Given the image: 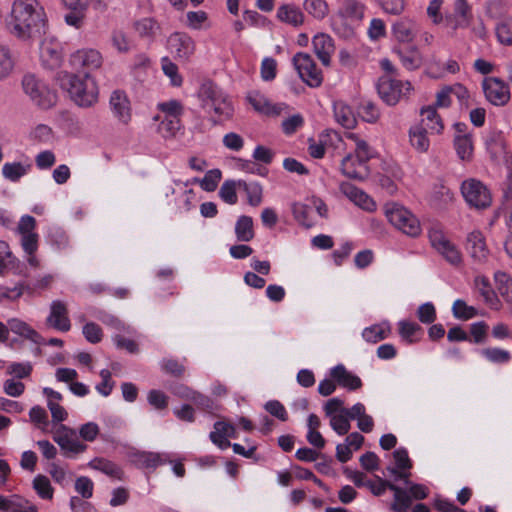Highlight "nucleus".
Masks as SVG:
<instances>
[{"label": "nucleus", "instance_id": "obj_1", "mask_svg": "<svg viewBox=\"0 0 512 512\" xmlns=\"http://www.w3.org/2000/svg\"><path fill=\"white\" fill-rule=\"evenodd\" d=\"M11 33L21 40H37L47 34L48 19L38 0H15L12 4Z\"/></svg>", "mask_w": 512, "mask_h": 512}, {"label": "nucleus", "instance_id": "obj_2", "mask_svg": "<svg viewBox=\"0 0 512 512\" xmlns=\"http://www.w3.org/2000/svg\"><path fill=\"white\" fill-rule=\"evenodd\" d=\"M55 80L71 100L80 107H91L98 101V86L91 75H79L67 71L56 74Z\"/></svg>", "mask_w": 512, "mask_h": 512}, {"label": "nucleus", "instance_id": "obj_3", "mask_svg": "<svg viewBox=\"0 0 512 512\" xmlns=\"http://www.w3.org/2000/svg\"><path fill=\"white\" fill-rule=\"evenodd\" d=\"M201 106L208 113L213 112L217 119L214 123L230 120L234 113V107L229 96L213 82H205L199 89Z\"/></svg>", "mask_w": 512, "mask_h": 512}, {"label": "nucleus", "instance_id": "obj_4", "mask_svg": "<svg viewBox=\"0 0 512 512\" xmlns=\"http://www.w3.org/2000/svg\"><path fill=\"white\" fill-rule=\"evenodd\" d=\"M22 86L25 94L41 109H50L57 102V94L44 81L33 74L23 77Z\"/></svg>", "mask_w": 512, "mask_h": 512}, {"label": "nucleus", "instance_id": "obj_5", "mask_svg": "<svg viewBox=\"0 0 512 512\" xmlns=\"http://www.w3.org/2000/svg\"><path fill=\"white\" fill-rule=\"evenodd\" d=\"M385 215L388 221L398 230L410 237H416L421 233L419 220L402 205L391 202L385 205Z\"/></svg>", "mask_w": 512, "mask_h": 512}, {"label": "nucleus", "instance_id": "obj_6", "mask_svg": "<svg viewBox=\"0 0 512 512\" xmlns=\"http://www.w3.org/2000/svg\"><path fill=\"white\" fill-rule=\"evenodd\" d=\"M376 87L380 98L390 106L396 105L413 89L409 81H402L391 75L381 76Z\"/></svg>", "mask_w": 512, "mask_h": 512}, {"label": "nucleus", "instance_id": "obj_7", "mask_svg": "<svg viewBox=\"0 0 512 512\" xmlns=\"http://www.w3.org/2000/svg\"><path fill=\"white\" fill-rule=\"evenodd\" d=\"M461 193L468 205L476 209H485L492 202L489 189L481 181L474 178L463 181Z\"/></svg>", "mask_w": 512, "mask_h": 512}, {"label": "nucleus", "instance_id": "obj_8", "mask_svg": "<svg viewBox=\"0 0 512 512\" xmlns=\"http://www.w3.org/2000/svg\"><path fill=\"white\" fill-rule=\"evenodd\" d=\"M69 64L76 74L86 76L101 67L102 56L97 50L81 49L71 54Z\"/></svg>", "mask_w": 512, "mask_h": 512}, {"label": "nucleus", "instance_id": "obj_9", "mask_svg": "<svg viewBox=\"0 0 512 512\" xmlns=\"http://www.w3.org/2000/svg\"><path fill=\"white\" fill-rule=\"evenodd\" d=\"M293 64L300 78L310 87H318L323 81L322 72L317 68L312 57L303 52L295 54Z\"/></svg>", "mask_w": 512, "mask_h": 512}, {"label": "nucleus", "instance_id": "obj_10", "mask_svg": "<svg viewBox=\"0 0 512 512\" xmlns=\"http://www.w3.org/2000/svg\"><path fill=\"white\" fill-rule=\"evenodd\" d=\"M53 440L59 445L66 457H73L87 449V445L78 439L75 431L65 425H60L55 429Z\"/></svg>", "mask_w": 512, "mask_h": 512}, {"label": "nucleus", "instance_id": "obj_11", "mask_svg": "<svg viewBox=\"0 0 512 512\" xmlns=\"http://www.w3.org/2000/svg\"><path fill=\"white\" fill-rule=\"evenodd\" d=\"M429 240L432 247L450 264L457 265L461 262L462 256L459 249L449 240L442 230L437 228L430 229Z\"/></svg>", "mask_w": 512, "mask_h": 512}, {"label": "nucleus", "instance_id": "obj_12", "mask_svg": "<svg viewBox=\"0 0 512 512\" xmlns=\"http://www.w3.org/2000/svg\"><path fill=\"white\" fill-rule=\"evenodd\" d=\"M40 43V61L44 68L54 70L61 66L63 61L62 45L53 36H43Z\"/></svg>", "mask_w": 512, "mask_h": 512}, {"label": "nucleus", "instance_id": "obj_13", "mask_svg": "<svg viewBox=\"0 0 512 512\" xmlns=\"http://www.w3.org/2000/svg\"><path fill=\"white\" fill-rule=\"evenodd\" d=\"M36 230V219L30 215H23L17 225L20 235V245L24 253L37 252L39 247V234Z\"/></svg>", "mask_w": 512, "mask_h": 512}, {"label": "nucleus", "instance_id": "obj_14", "mask_svg": "<svg viewBox=\"0 0 512 512\" xmlns=\"http://www.w3.org/2000/svg\"><path fill=\"white\" fill-rule=\"evenodd\" d=\"M167 49L176 60L186 61L194 54L195 43L188 34L174 32L167 39Z\"/></svg>", "mask_w": 512, "mask_h": 512}, {"label": "nucleus", "instance_id": "obj_15", "mask_svg": "<svg viewBox=\"0 0 512 512\" xmlns=\"http://www.w3.org/2000/svg\"><path fill=\"white\" fill-rule=\"evenodd\" d=\"M482 87L486 99L495 106H503L510 100L509 86L499 78H485Z\"/></svg>", "mask_w": 512, "mask_h": 512}, {"label": "nucleus", "instance_id": "obj_16", "mask_svg": "<svg viewBox=\"0 0 512 512\" xmlns=\"http://www.w3.org/2000/svg\"><path fill=\"white\" fill-rule=\"evenodd\" d=\"M247 100L255 111L266 116H278L287 108L286 104L273 103L258 91L249 92Z\"/></svg>", "mask_w": 512, "mask_h": 512}, {"label": "nucleus", "instance_id": "obj_17", "mask_svg": "<svg viewBox=\"0 0 512 512\" xmlns=\"http://www.w3.org/2000/svg\"><path fill=\"white\" fill-rule=\"evenodd\" d=\"M46 323L48 326L61 332H67L70 330L71 322L68 316V308L63 301H52Z\"/></svg>", "mask_w": 512, "mask_h": 512}, {"label": "nucleus", "instance_id": "obj_18", "mask_svg": "<svg viewBox=\"0 0 512 512\" xmlns=\"http://www.w3.org/2000/svg\"><path fill=\"white\" fill-rule=\"evenodd\" d=\"M110 108L115 118L123 124H128L131 119L130 101L121 90H115L110 96Z\"/></svg>", "mask_w": 512, "mask_h": 512}, {"label": "nucleus", "instance_id": "obj_19", "mask_svg": "<svg viewBox=\"0 0 512 512\" xmlns=\"http://www.w3.org/2000/svg\"><path fill=\"white\" fill-rule=\"evenodd\" d=\"M466 249L474 261L479 263L485 262L489 254L485 238L480 231H472L467 235Z\"/></svg>", "mask_w": 512, "mask_h": 512}, {"label": "nucleus", "instance_id": "obj_20", "mask_svg": "<svg viewBox=\"0 0 512 512\" xmlns=\"http://www.w3.org/2000/svg\"><path fill=\"white\" fill-rule=\"evenodd\" d=\"M314 52L324 66H329L331 56L335 52L333 39L325 33H319L312 40Z\"/></svg>", "mask_w": 512, "mask_h": 512}, {"label": "nucleus", "instance_id": "obj_21", "mask_svg": "<svg viewBox=\"0 0 512 512\" xmlns=\"http://www.w3.org/2000/svg\"><path fill=\"white\" fill-rule=\"evenodd\" d=\"M341 170L345 176L352 179L364 180L369 175L368 165L362 163L353 154L343 158Z\"/></svg>", "mask_w": 512, "mask_h": 512}, {"label": "nucleus", "instance_id": "obj_22", "mask_svg": "<svg viewBox=\"0 0 512 512\" xmlns=\"http://www.w3.org/2000/svg\"><path fill=\"white\" fill-rule=\"evenodd\" d=\"M276 17L279 21L299 27L304 24L305 15L303 11L295 4H282L278 7Z\"/></svg>", "mask_w": 512, "mask_h": 512}, {"label": "nucleus", "instance_id": "obj_23", "mask_svg": "<svg viewBox=\"0 0 512 512\" xmlns=\"http://www.w3.org/2000/svg\"><path fill=\"white\" fill-rule=\"evenodd\" d=\"M341 191L356 205L366 211H373L376 208V204L373 199L368 196L364 191L357 188L356 186L343 183L341 185Z\"/></svg>", "mask_w": 512, "mask_h": 512}, {"label": "nucleus", "instance_id": "obj_24", "mask_svg": "<svg viewBox=\"0 0 512 512\" xmlns=\"http://www.w3.org/2000/svg\"><path fill=\"white\" fill-rule=\"evenodd\" d=\"M396 467L388 468L389 472L396 477V479H402L405 484H409L408 476L409 470L412 467L411 460L408 456V452L405 448H398L393 452Z\"/></svg>", "mask_w": 512, "mask_h": 512}, {"label": "nucleus", "instance_id": "obj_25", "mask_svg": "<svg viewBox=\"0 0 512 512\" xmlns=\"http://www.w3.org/2000/svg\"><path fill=\"white\" fill-rule=\"evenodd\" d=\"M330 375L340 386L349 390H356L362 386L361 379L349 372L342 364L333 367Z\"/></svg>", "mask_w": 512, "mask_h": 512}, {"label": "nucleus", "instance_id": "obj_26", "mask_svg": "<svg viewBox=\"0 0 512 512\" xmlns=\"http://www.w3.org/2000/svg\"><path fill=\"white\" fill-rule=\"evenodd\" d=\"M394 51L400 58L403 67L409 71L417 70L423 64V56L416 46L395 48Z\"/></svg>", "mask_w": 512, "mask_h": 512}, {"label": "nucleus", "instance_id": "obj_27", "mask_svg": "<svg viewBox=\"0 0 512 512\" xmlns=\"http://www.w3.org/2000/svg\"><path fill=\"white\" fill-rule=\"evenodd\" d=\"M392 34L398 42H412L416 35V24L408 18H401L392 26Z\"/></svg>", "mask_w": 512, "mask_h": 512}, {"label": "nucleus", "instance_id": "obj_28", "mask_svg": "<svg viewBox=\"0 0 512 512\" xmlns=\"http://www.w3.org/2000/svg\"><path fill=\"white\" fill-rule=\"evenodd\" d=\"M7 324L9 327V331L13 332L14 334L19 335L27 340H30L35 344L42 343L41 335L26 322L18 318H11L7 321Z\"/></svg>", "mask_w": 512, "mask_h": 512}, {"label": "nucleus", "instance_id": "obj_29", "mask_svg": "<svg viewBox=\"0 0 512 512\" xmlns=\"http://www.w3.org/2000/svg\"><path fill=\"white\" fill-rule=\"evenodd\" d=\"M421 124L426 130L432 134H439L442 132L444 125L440 115L436 111L435 106H428L421 110Z\"/></svg>", "mask_w": 512, "mask_h": 512}, {"label": "nucleus", "instance_id": "obj_30", "mask_svg": "<svg viewBox=\"0 0 512 512\" xmlns=\"http://www.w3.org/2000/svg\"><path fill=\"white\" fill-rule=\"evenodd\" d=\"M47 242L57 251H63L70 247V237L60 226L52 225L47 232Z\"/></svg>", "mask_w": 512, "mask_h": 512}, {"label": "nucleus", "instance_id": "obj_31", "mask_svg": "<svg viewBox=\"0 0 512 512\" xmlns=\"http://www.w3.org/2000/svg\"><path fill=\"white\" fill-rule=\"evenodd\" d=\"M336 121L347 129L354 128L356 117L352 108L343 101H336L333 105Z\"/></svg>", "mask_w": 512, "mask_h": 512}, {"label": "nucleus", "instance_id": "obj_32", "mask_svg": "<svg viewBox=\"0 0 512 512\" xmlns=\"http://www.w3.org/2000/svg\"><path fill=\"white\" fill-rule=\"evenodd\" d=\"M232 424L225 421H217L214 424V430L210 433V440L221 450L230 447L231 442L227 439V433L231 431Z\"/></svg>", "mask_w": 512, "mask_h": 512}, {"label": "nucleus", "instance_id": "obj_33", "mask_svg": "<svg viewBox=\"0 0 512 512\" xmlns=\"http://www.w3.org/2000/svg\"><path fill=\"white\" fill-rule=\"evenodd\" d=\"M390 333V324L388 322H382L370 327H366L362 332V337L366 342L377 343L386 339Z\"/></svg>", "mask_w": 512, "mask_h": 512}, {"label": "nucleus", "instance_id": "obj_34", "mask_svg": "<svg viewBox=\"0 0 512 512\" xmlns=\"http://www.w3.org/2000/svg\"><path fill=\"white\" fill-rule=\"evenodd\" d=\"M88 466L94 470L101 471L112 478L122 479V469L117 464L105 458H94L88 463Z\"/></svg>", "mask_w": 512, "mask_h": 512}, {"label": "nucleus", "instance_id": "obj_35", "mask_svg": "<svg viewBox=\"0 0 512 512\" xmlns=\"http://www.w3.org/2000/svg\"><path fill=\"white\" fill-rule=\"evenodd\" d=\"M134 30L141 38L153 40L160 26L153 18L145 17L134 22Z\"/></svg>", "mask_w": 512, "mask_h": 512}, {"label": "nucleus", "instance_id": "obj_36", "mask_svg": "<svg viewBox=\"0 0 512 512\" xmlns=\"http://www.w3.org/2000/svg\"><path fill=\"white\" fill-rule=\"evenodd\" d=\"M388 489L394 492V502L391 509L394 512H408L412 499L408 492L395 484H388Z\"/></svg>", "mask_w": 512, "mask_h": 512}, {"label": "nucleus", "instance_id": "obj_37", "mask_svg": "<svg viewBox=\"0 0 512 512\" xmlns=\"http://www.w3.org/2000/svg\"><path fill=\"white\" fill-rule=\"evenodd\" d=\"M399 335L406 343H415L420 340L422 328L415 322L402 320L398 322Z\"/></svg>", "mask_w": 512, "mask_h": 512}, {"label": "nucleus", "instance_id": "obj_38", "mask_svg": "<svg viewBox=\"0 0 512 512\" xmlns=\"http://www.w3.org/2000/svg\"><path fill=\"white\" fill-rule=\"evenodd\" d=\"M427 132L423 125H416L409 131L410 143L419 152H427L429 149L430 141Z\"/></svg>", "mask_w": 512, "mask_h": 512}, {"label": "nucleus", "instance_id": "obj_39", "mask_svg": "<svg viewBox=\"0 0 512 512\" xmlns=\"http://www.w3.org/2000/svg\"><path fill=\"white\" fill-rule=\"evenodd\" d=\"M240 190L244 191L247 196L248 204L252 207H257L263 200V188L258 182H246L241 180L238 184Z\"/></svg>", "mask_w": 512, "mask_h": 512}, {"label": "nucleus", "instance_id": "obj_40", "mask_svg": "<svg viewBox=\"0 0 512 512\" xmlns=\"http://www.w3.org/2000/svg\"><path fill=\"white\" fill-rule=\"evenodd\" d=\"M303 9L316 20L325 19L330 11L326 0H304Z\"/></svg>", "mask_w": 512, "mask_h": 512}, {"label": "nucleus", "instance_id": "obj_41", "mask_svg": "<svg viewBox=\"0 0 512 512\" xmlns=\"http://www.w3.org/2000/svg\"><path fill=\"white\" fill-rule=\"evenodd\" d=\"M365 5L357 0H345L338 11L342 18L360 20L364 16Z\"/></svg>", "mask_w": 512, "mask_h": 512}, {"label": "nucleus", "instance_id": "obj_42", "mask_svg": "<svg viewBox=\"0 0 512 512\" xmlns=\"http://www.w3.org/2000/svg\"><path fill=\"white\" fill-rule=\"evenodd\" d=\"M235 234L239 241L248 242L254 238L253 220L250 216H240L235 224Z\"/></svg>", "mask_w": 512, "mask_h": 512}, {"label": "nucleus", "instance_id": "obj_43", "mask_svg": "<svg viewBox=\"0 0 512 512\" xmlns=\"http://www.w3.org/2000/svg\"><path fill=\"white\" fill-rule=\"evenodd\" d=\"M241 180H226L219 189V197L229 205H235L238 202L237 191L240 190L238 184Z\"/></svg>", "mask_w": 512, "mask_h": 512}, {"label": "nucleus", "instance_id": "obj_44", "mask_svg": "<svg viewBox=\"0 0 512 512\" xmlns=\"http://www.w3.org/2000/svg\"><path fill=\"white\" fill-rule=\"evenodd\" d=\"M135 462L144 468H156L166 463L163 455L153 452H140L135 455Z\"/></svg>", "mask_w": 512, "mask_h": 512}, {"label": "nucleus", "instance_id": "obj_45", "mask_svg": "<svg viewBox=\"0 0 512 512\" xmlns=\"http://www.w3.org/2000/svg\"><path fill=\"white\" fill-rule=\"evenodd\" d=\"M454 147L461 160H469L473 153L472 139L468 134L456 135Z\"/></svg>", "mask_w": 512, "mask_h": 512}, {"label": "nucleus", "instance_id": "obj_46", "mask_svg": "<svg viewBox=\"0 0 512 512\" xmlns=\"http://www.w3.org/2000/svg\"><path fill=\"white\" fill-rule=\"evenodd\" d=\"M29 168L30 165H23L20 162L5 163L2 167V174L7 180L17 182L27 174Z\"/></svg>", "mask_w": 512, "mask_h": 512}, {"label": "nucleus", "instance_id": "obj_47", "mask_svg": "<svg viewBox=\"0 0 512 512\" xmlns=\"http://www.w3.org/2000/svg\"><path fill=\"white\" fill-rule=\"evenodd\" d=\"M494 279L501 296L512 304V278L505 272L497 271Z\"/></svg>", "mask_w": 512, "mask_h": 512}, {"label": "nucleus", "instance_id": "obj_48", "mask_svg": "<svg viewBox=\"0 0 512 512\" xmlns=\"http://www.w3.org/2000/svg\"><path fill=\"white\" fill-rule=\"evenodd\" d=\"M469 23V6L465 0L455 2V20L451 22L453 29L466 27Z\"/></svg>", "mask_w": 512, "mask_h": 512}, {"label": "nucleus", "instance_id": "obj_49", "mask_svg": "<svg viewBox=\"0 0 512 512\" xmlns=\"http://www.w3.org/2000/svg\"><path fill=\"white\" fill-rule=\"evenodd\" d=\"M31 293V287L25 286L23 283H18L13 287L0 286V302L4 300L15 301L19 299L24 292Z\"/></svg>", "mask_w": 512, "mask_h": 512}, {"label": "nucleus", "instance_id": "obj_50", "mask_svg": "<svg viewBox=\"0 0 512 512\" xmlns=\"http://www.w3.org/2000/svg\"><path fill=\"white\" fill-rule=\"evenodd\" d=\"M350 137L355 140V151L353 155L365 165L373 158L374 150L367 144L366 141L359 139L356 135L351 134Z\"/></svg>", "mask_w": 512, "mask_h": 512}, {"label": "nucleus", "instance_id": "obj_51", "mask_svg": "<svg viewBox=\"0 0 512 512\" xmlns=\"http://www.w3.org/2000/svg\"><path fill=\"white\" fill-rule=\"evenodd\" d=\"M163 73L170 79L173 86L179 87L183 82L182 76L178 73V67L168 57L161 59Z\"/></svg>", "mask_w": 512, "mask_h": 512}, {"label": "nucleus", "instance_id": "obj_52", "mask_svg": "<svg viewBox=\"0 0 512 512\" xmlns=\"http://www.w3.org/2000/svg\"><path fill=\"white\" fill-rule=\"evenodd\" d=\"M496 36L502 45H512V19H504L496 25Z\"/></svg>", "mask_w": 512, "mask_h": 512}, {"label": "nucleus", "instance_id": "obj_53", "mask_svg": "<svg viewBox=\"0 0 512 512\" xmlns=\"http://www.w3.org/2000/svg\"><path fill=\"white\" fill-rule=\"evenodd\" d=\"M33 488L42 499H52L53 488L48 477L37 475L33 480Z\"/></svg>", "mask_w": 512, "mask_h": 512}, {"label": "nucleus", "instance_id": "obj_54", "mask_svg": "<svg viewBox=\"0 0 512 512\" xmlns=\"http://www.w3.org/2000/svg\"><path fill=\"white\" fill-rule=\"evenodd\" d=\"M453 315L458 319H470L476 316L477 311L474 307L468 306L465 301L457 299L452 306Z\"/></svg>", "mask_w": 512, "mask_h": 512}, {"label": "nucleus", "instance_id": "obj_55", "mask_svg": "<svg viewBox=\"0 0 512 512\" xmlns=\"http://www.w3.org/2000/svg\"><path fill=\"white\" fill-rule=\"evenodd\" d=\"M481 355L493 363H507L511 358L509 351L500 348L483 349L481 350Z\"/></svg>", "mask_w": 512, "mask_h": 512}, {"label": "nucleus", "instance_id": "obj_56", "mask_svg": "<svg viewBox=\"0 0 512 512\" xmlns=\"http://www.w3.org/2000/svg\"><path fill=\"white\" fill-rule=\"evenodd\" d=\"M349 420V417L342 412L330 417V426L337 434L345 435L351 428Z\"/></svg>", "mask_w": 512, "mask_h": 512}, {"label": "nucleus", "instance_id": "obj_57", "mask_svg": "<svg viewBox=\"0 0 512 512\" xmlns=\"http://www.w3.org/2000/svg\"><path fill=\"white\" fill-rule=\"evenodd\" d=\"M292 212L296 220L306 227L312 226V221L310 219V214L312 209L302 203H294L292 206Z\"/></svg>", "mask_w": 512, "mask_h": 512}, {"label": "nucleus", "instance_id": "obj_58", "mask_svg": "<svg viewBox=\"0 0 512 512\" xmlns=\"http://www.w3.org/2000/svg\"><path fill=\"white\" fill-rule=\"evenodd\" d=\"M13 65L9 49L0 44V79L7 77L11 73Z\"/></svg>", "mask_w": 512, "mask_h": 512}, {"label": "nucleus", "instance_id": "obj_59", "mask_svg": "<svg viewBox=\"0 0 512 512\" xmlns=\"http://www.w3.org/2000/svg\"><path fill=\"white\" fill-rule=\"evenodd\" d=\"M147 401L156 410H163L168 407V396L161 390H150L147 394Z\"/></svg>", "mask_w": 512, "mask_h": 512}, {"label": "nucleus", "instance_id": "obj_60", "mask_svg": "<svg viewBox=\"0 0 512 512\" xmlns=\"http://www.w3.org/2000/svg\"><path fill=\"white\" fill-rule=\"evenodd\" d=\"M181 128V120H161L158 130L164 138H172L176 136Z\"/></svg>", "mask_w": 512, "mask_h": 512}, {"label": "nucleus", "instance_id": "obj_61", "mask_svg": "<svg viewBox=\"0 0 512 512\" xmlns=\"http://www.w3.org/2000/svg\"><path fill=\"white\" fill-rule=\"evenodd\" d=\"M382 10L391 15H400L405 10V0H376Z\"/></svg>", "mask_w": 512, "mask_h": 512}, {"label": "nucleus", "instance_id": "obj_62", "mask_svg": "<svg viewBox=\"0 0 512 512\" xmlns=\"http://www.w3.org/2000/svg\"><path fill=\"white\" fill-rule=\"evenodd\" d=\"M99 374L102 381L97 384L95 388L102 396L107 397L111 394L115 384L111 380V371L108 369H102Z\"/></svg>", "mask_w": 512, "mask_h": 512}, {"label": "nucleus", "instance_id": "obj_63", "mask_svg": "<svg viewBox=\"0 0 512 512\" xmlns=\"http://www.w3.org/2000/svg\"><path fill=\"white\" fill-rule=\"evenodd\" d=\"M221 177L222 173L219 169L209 170L201 181V187L208 192L214 191Z\"/></svg>", "mask_w": 512, "mask_h": 512}, {"label": "nucleus", "instance_id": "obj_64", "mask_svg": "<svg viewBox=\"0 0 512 512\" xmlns=\"http://www.w3.org/2000/svg\"><path fill=\"white\" fill-rule=\"evenodd\" d=\"M304 124V119L301 114H294L287 119L283 120L281 126L284 134L292 135Z\"/></svg>", "mask_w": 512, "mask_h": 512}]
</instances>
